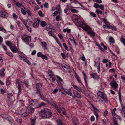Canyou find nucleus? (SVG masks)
<instances>
[{"instance_id": "obj_1", "label": "nucleus", "mask_w": 125, "mask_h": 125, "mask_svg": "<svg viewBox=\"0 0 125 125\" xmlns=\"http://www.w3.org/2000/svg\"><path fill=\"white\" fill-rule=\"evenodd\" d=\"M39 115L42 118H47L51 117L52 115V114L50 110L45 108L40 111Z\"/></svg>"}, {"instance_id": "obj_2", "label": "nucleus", "mask_w": 125, "mask_h": 125, "mask_svg": "<svg viewBox=\"0 0 125 125\" xmlns=\"http://www.w3.org/2000/svg\"><path fill=\"white\" fill-rule=\"evenodd\" d=\"M22 83V82L19 79H18L16 80V85L17 88L19 92L21 93V92L22 89L21 88V84Z\"/></svg>"}, {"instance_id": "obj_3", "label": "nucleus", "mask_w": 125, "mask_h": 125, "mask_svg": "<svg viewBox=\"0 0 125 125\" xmlns=\"http://www.w3.org/2000/svg\"><path fill=\"white\" fill-rule=\"evenodd\" d=\"M31 36L24 34L22 36V40L25 42H31Z\"/></svg>"}, {"instance_id": "obj_4", "label": "nucleus", "mask_w": 125, "mask_h": 125, "mask_svg": "<svg viewBox=\"0 0 125 125\" xmlns=\"http://www.w3.org/2000/svg\"><path fill=\"white\" fill-rule=\"evenodd\" d=\"M111 87L112 88H114V89H116L118 87V85L114 80V79H113V81L110 83Z\"/></svg>"}, {"instance_id": "obj_5", "label": "nucleus", "mask_w": 125, "mask_h": 125, "mask_svg": "<svg viewBox=\"0 0 125 125\" xmlns=\"http://www.w3.org/2000/svg\"><path fill=\"white\" fill-rule=\"evenodd\" d=\"M72 119V122L74 125H78L79 122L77 118L73 115L71 116Z\"/></svg>"}, {"instance_id": "obj_6", "label": "nucleus", "mask_w": 125, "mask_h": 125, "mask_svg": "<svg viewBox=\"0 0 125 125\" xmlns=\"http://www.w3.org/2000/svg\"><path fill=\"white\" fill-rule=\"evenodd\" d=\"M37 56L38 57H41L42 58L44 59L45 60H47L48 59V58L47 57L42 54L41 52H39L37 53Z\"/></svg>"}, {"instance_id": "obj_7", "label": "nucleus", "mask_w": 125, "mask_h": 125, "mask_svg": "<svg viewBox=\"0 0 125 125\" xmlns=\"http://www.w3.org/2000/svg\"><path fill=\"white\" fill-rule=\"evenodd\" d=\"M90 75L92 78L98 80L99 78V77L95 73H92L90 74Z\"/></svg>"}, {"instance_id": "obj_8", "label": "nucleus", "mask_w": 125, "mask_h": 125, "mask_svg": "<svg viewBox=\"0 0 125 125\" xmlns=\"http://www.w3.org/2000/svg\"><path fill=\"white\" fill-rule=\"evenodd\" d=\"M10 49L13 52L15 53H16L18 51L16 46L14 44L11 46L10 48Z\"/></svg>"}, {"instance_id": "obj_9", "label": "nucleus", "mask_w": 125, "mask_h": 125, "mask_svg": "<svg viewBox=\"0 0 125 125\" xmlns=\"http://www.w3.org/2000/svg\"><path fill=\"white\" fill-rule=\"evenodd\" d=\"M102 20L104 22V23L106 25H104L103 27L104 28H108L109 27V22L106 21V19L105 18H103Z\"/></svg>"}, {"instance_id": "obj_10", "label": "nucleus", "mask_w": 125, "mask_h": 125, "mask_svg": "<svg viewBox=\"0 0 125 125\" xmlns=\"http://www.w3.org/2000/svg\"><path fill=\"white\" fill-rule=\"evenodd\" d=\"M8 15L7 12L2 11H0V16L4 17H6Z\"/></svg>"}, {"instance_id": "obj_11", "label": "nucleus", "mask_w": 125, "mask_h": 125, "mask_svg": "<svg viewBox=\"0 0 125 125\" xmlns=\"http://www.w3.org/2000/svg\"><path fill=\"white\" fill-rule=\"evenodd\" d=\"M35 21L36 22L33 23V27L35 28L38 27L40 21L39 19H37L35 20Z\"/></svg>"}, {"instance_id": "obj_12", "label": "nucleus", "mask_w": 125, "mask_h": 125, "mask_svg": "<svg viewBox=\"0 0 125 125\" xmlns=\"http://www.w3.org/2000/svg\"><path fill=\"white\" fill-rule=\"evenodd\" d=\"M56 121L58 125H65L63 121L60 119L58 118L57 119Z\"/></svg>"}, {"instance_id": "obj_13", "label": "nucleus", "mask_w": 125, "mask_h": 125, "mask_svg": "<svg viewBox=\"0 0 125 125\" xmlns=\"http://www.w3.org/2000/svg\"><path fill=\"white\" fill-rule=\"evenodd\" d=\"M27 112H28L29 113V112L32 113L34 112V109L30 106H29L27 107Z\"/></svg>"}, {"instance_id": "obj_14", "label": "nucleus", "mask_w": 125, "mask_h": 125, "mask_svg": "<svg viewBox=\"0 0 125 125\" xmlns=\"http://www.w3.org/2000/svg\"><path fill=\"white\" fill-rule=\"evenodd\" d=\"M83 29L87 31L88 33H89V32L90 31L92 30L89 26L87 25L83 27Z\"/></svg>"}, {"instance_id": "obj_15", "label": "nucleus", "mask_w": 125, "mask_h": 125, "mask_svg": "<svg viewBox=\"0 0 125 125\" xmlns=\"http://www.w3.org/2000/svg\"><path fill=\"white\" fill-rule=\"evenodd\" d=\"M53 28L52 25H50L47 26L46 30L47 31L50 32L52 30Z\"/></svg>"}, {"instance_id": "obj_16", "label": "nucleus", "mask_w": 125, "mask_h": 125, "mask_svg": "<svg viewBox=\"0 0 125 125\" xmlns=\"http://www.w3.org/2000/svg\"><path fill=\"white\" fill-rule=\"evenodd\" d=\"M120 90H119V93H118V94H119V101L120 102V103L121 104V106L122 107H123V105L122 104V101L121 100V94L120 93Z\"/></svg>"}, {"instance_id": "obj_17", "label": "nucleus", "mask_w": 125, "mask_h": 125, "mask_svg": "<svg viewBox=\"0 0 125 125\" xmlns=\"http://www.w3.org/2000/svg\"><path fill=\"white\" fill-rule=\"evenodd\" d=\"M120 90H119V93H118V94H119V101L120 102V103L121 104V106L122 107H123V105L122 104V101L121 100V94L120 93Z\"/></svg>"}, {"instance_id": "obj_18", "label": "nucleus", "mask_w": 125, "mask_h": 125, "mask_svg": "<svg viewBox=\"0 0 125 125\" xmlns=\"http://www.w3.org/2000/svg\"><path fill=\"white\" fill-rule=\"evenodd\" d=\"M41 43L43 48L44 49H47V48L46 46L47 44L46 42H42Z\"/></svg>"}, {"instance_id": "obj_19", "label": "nucleus", "mask_w": 125, "mask_h": 125, "mask_svg": "<svg viewBox=\"0 0 125 125\" xmlns=\"http://www.w3.org/2000/svg\"><path fill=\"white\" fill-rule=\"evenodd\" d=\"M36 118V117L35 116H34V118H31V124L32 125H35Z\"/></svg>"}, {"instance_id": "obj_20", "label": "nucleus", "mask_w": 125, "mask_h": 125, "mask_svg": "<svg viewBox=\"0 0 125 125\" xmlns=\"http://www.w3.org/2000/svg\"><path fill=\"white\" fill-rule=\"evenodd\" d=\"M5 70V69L4 68L0 70V75L2 77H3L5 75L4 72Z\"/></svg>"}, {"instance_id": "obj_21", "label": "nucleus", "mask_w": 125, "mask_h": 125, "mask_svg": "<svg viewBox=\"0 0 125 125\" xmlns=\"http://www.w3.org/2000/svg\"><path fill=\"white\" fill-rule=\"evenodd\" d=\"M101 94L98 95V97H100L103 99L106 96V95L103 92H100Z\"/></svg>"}, {"instance_id": "obj_22", "label": "nucleus", "mask_w": 125, "mask_h": 125, "mask_svg": "<svg viewBox=\"0 0 125 125\" xmlns=\"http://www.w3.org/2000/svg\"><path fill=\"white\" fill-rule=\"evenodd\" d=\"M8 104L10 108H11L13 105V101L10 100H9L8 102Z\"/></svg>"}, {"instance_id": "obj_23", "label": "nucleus", "mask_w": 125, "mask_h": 125, "mask_svg": "<svg viewBox=\"0 0 125 125\" xmlns=\"http://www.w3.org/2000/svg\"><path fill=\"white\" fill-rule=\"evenodd\" d=\"M36 88L38 90H41L42 87L41 84L40 83L37 84L36 85Z\"/></svg>"}, {"instance_id": "obj_24", "label": "nucleus", "mask_w": 125, "mask_h": 125, "mask_svg": "<svg viewBox=\"0 0 125 125\" xmlns=\"http://www.w3.org/2000/svg\"><path fill=\"white\" fill-rule=\"evenodd\" d=\"M88 33L89 34L92 38L94 37L95 35V33L91 30Z\"/></svg>"}, {"instance_id": "obj_25", "label": "nucleus", "mask_w": 125, "mask_h": 125, "mask_svg": "<svg viewBox=\"0 0 125 125\" xmlns=\"http://www.w3.org/2000/svg\"><path fill=\"white\" fill-rule=\"evenodd\" d=\"M6 44L10 48L12 46L13 44L10 41H7L6 42Z\"/></svg>"}, {"instance_id": "obj_26", "label": "nucleus", "mask_w": 125, "mask_h": 125, "mask_svg": "<svg viewBox=\"0 0 125 125\" xmlns=\"http://www.w3.org/2000/svg\"><path fill=\"white\" fill-rule=\"evenodd\" d=\"M7 97L9 99L12 100L14 98V96L11 93H8Z\"/></svg>"}, {"instance_id": "obj_27", "label": "nucleus", "mask_w": 125, "mask_h": 125, "mask_svg": "<svg viewBox=\"0 0 125 125\" xmlns=\"http://www.w3.org/2000/svg\"><path fill=\"white\" fill-rule=\"evenodd\" d=\"M75 78L77 79V81L79 83H81L82 84V83L81 82V80L79 78V76L76 74V75H75Z\"/></svg>"}, {"instance_id": "obj_28", "label": "nucleus", "mask_w": 125, "mask_h": 125, "mask_svg": "<svg viewBox=\"0 0 125 125\" xmlns=\"http://www.w3.org/2000/svg\"><path fill=\"white\" fill-rule=\"evenodd\" d=\"M16 6L18 8H21L23 7L22 3L19 2H17L15 3Z\"/></svg>"}, {"instance_id": "obj_29", "label": "nucleus", "mask_w": 125, "mask_h": 125, "mask_svg": "<svg viewBox=\"0 0 125 125\" xmlns=\"http://www.w3.org/2000/svg\"><path fill=\"white\" fill-rule=\"evenodd\" d=\"M108 24V28H110L114 30H116V28L115 27H114L112 25H110V23H109Z\"/></svg>"}, {"instance_id": "obj_30", "label": "nucleus", "mask_w": 125, "mask_h": 125, "mask_svg": "<svg viewBox=\"0 0 125 125\" xmlns=\"http://www.w3.org/2000/svg\"><path fill=\"white\" fill-rule=\"evenodd\" d=\"M73 87L75 89L77 90L79 92H81V90L78 88V87L76 86V85H74L73 84V85L72 84Z\"/></svg>"}, {"instance_id": "obj_31", "label": "nucleus", "mask_w": 125, "mask_h": 125, "mask_svg": "<svg viewBox=\"0 0 125 125\" xmlns=\"http://www.w3.org/2000/svg\"><path fill=\"white\" fill-rule=\"evenodd\" d=\"M35 94L38 95L39 97L41 94L39 90L37 89L35 90Z\"/></svg>"}, {"instance_id": "obj_32", "label": "nucleus", "mask_w": 125, "mask_h": 125, "mask_svg": "<svg viewBox=\"0 0 125 125\" xmlns=\"http://www.w3.org/2000/svg\"><path fill=\"white\" fill-rule=\"evenodd\" d=\"M41 99H42L44 101L46 102L48 101L47 100V99L43 95H41H41L39 96Z\"/></svg>"}, {"instance_id": "obj_33", "label": "nucleus", "mask_w": 125, "mask_h": 125, "mask_svg": "<svg viewBox=\"0 0 125 125\" xmlns=\"http://www.w3.org/2000/svg\"><path fill=\"white\" fill-rule=\"evenodd\" d=\"M48 73L49 75V76H50V77L51 78L53 76V74L51 70H49L48 71Z\"/></svg>"}, {"instance_id": "obj_34", "label": "nucleus", "mask_w": 125, "mask_h": 125, "mask_svg": "<svg viewBox=\"0 0 125 125\" xmlns=\"http://www.w3.org/2000/svg\"><path fill=\"white\" fill-rule=\"evenodd\" d=\"M74 95L76 97L80 98H81V95L80 94L78 93V92H75L74 93Z\"/></svg>"}, {"instance_id": "obj_35", "label": "nucleus", "mask_w": 125, "mask_h": 125, "mask_svg": "<svg viewBox=\"0 0 125 125\" xmlns=\"http://www.w3.org/2000/svg\"><path fill=\"white\" fill-rule=\"evenodd\" d=\"M46 104L43 102H41L39 104H38V106L37 107H40L43 106H45Z\"/></svg>"}, {"instance_id": "obj_36", "label": "nucleus", "mask_w": 125, "mask_h": 125, "mask_svg": "<svg viewBox=\"0 0 125 125\" xmlns=\"http://www.w3.org/2000/svg\"><path fill=\"white\" fill-rule=\"evenodd\" d=\"M116 108H114L112 111V113L113 116H115L116 115L115 111L116 110Z\"/></svg>"}, {"instance_id": "obj_37", "label": "nucleus", "mask_w": 125, "mask_h": 125, "mask_svg": "<svg viewBox=\"0 0 125 125\" xmlns=\"http://www.w3.org/2000/svg\"><path fill=\"white\" fill-rule=\"evenodd\" d=\"M98 111L97 110L94 111V114L95 115L97 119H98L99 117L98 114Z\"/></svg>"}, {"instance_id": "obj_38", "label": "nucleus", "mask_w": 125, "mask_h": 125, "mask_svg": "<svg viewBox=\"0 0 125 125\" xmlns=\"http://www.w3.org/2000/svg\"><path fill=\"white\" fill-rule=\"evenodd\" d=\"M47 101L46 102H48L50 104L53 102H54V100H53L51 98H49L47 99Z\"/></svg>"}, {"instance_id": "obj_39", "label": "nucleus", "mask_w": 125, "mask_h": 125, "mask_svg": "<svg viewBox=\"0 0 125 125\" xmlns=\"http://www.w3.org/2000/svg\"><path fill=\"white\" fill-rule=\"evenodd\" d=\"M41 26L44 27L47 25V23L45 21H42L41 23Z\"/></svg>"}, {"instance_id": "obj_40", "label": "nucleus", "mask_w": 125, "mask_h": 125, "mask_svg": "<svg viewBox=\"0 0 125 125\" xmlns=\"http://www.w3.org/2000/svg\"><path fill=\"white\" fill-rule=\"evenodd\" d=\"M71 11L73 13H78V11L76 9H70Z\"/></svg>"}, {"instance_id": "obj_41", "label": "nucleus", "mask_w": 125, "mask_h": 125, "mask_svg": "<svg viewBox=\"0 0 125 125\" xmlns=\"http://www.w3.org/2000/svg\"><path fill=\"white\" fill-rule=\"evenodd\" d=\"M109 40L110 42L112 43H113L115 42L114 40L112 37H111L110 38Z\"/></svg>"}, {"instance_id": "obj_42", "label": "nucleus", "mask_w": 125, "mask_h": 125, "mask_svg": "<svg viewBox=\"0 0 125 125\" xmlns=\"http://www.w3.org/2000/svg\"><path fill=\"white\" fill-rule=\"evenodd\" d=\"M29 114V113L27 111L23 113L22 115L24 117H26Z\"/></svg>"}, {"instance_id": "obj_43", "label": "nucleus", "mask_w": 125, "mask_h": 125, "mask_svg": "<svg viewBox=\"0 0 125 125\" xmlns=\"http://www.w3.org/2000/svg\"><path fill=\"white\" fill-rule=\"evenodd\" d=\"M22 21L23 24L25 25V27H27V25L26 23L27 21L26 20H23Z\"/></svg>"}, {"instance_id": "obj_44", "label": "nucleus", "mask_w": 125, "mask_h": 125, "mask_svg": "<svg viewBox=\"0 0 125 125\" xmlns=\"http://www.w3.org/2000/svg\"><path fill=\"white\" fill-rule=\"evenodd\" d=\"M63 31L64 32L67 31L68 33H70L71 32V30L70 29H65L63 30Z\"/></svg>"}, {"instance_id": "obj_45", "label": "nucleus", "mask_w": 125, "mask_h": 125, "mask_svg": "<svg viewBox=\"0 0 125 125\" xmlns=\"http://www.w3.org/2000/svg\"><path fill=\"white\" fill-rule=\"evenodd\" d=\"M120 40L122 42L125 46V39L121 38L120 39Z\"/></svg>"}, {"instance_id": "obj_46", "label": "nucleus", "mask_w": 125, "mask_h": 125, "mask_svg": "<svg viewBox=\"0 0 125 125\" xmlns=\"http://www.w3.org/2000/svg\"><path fill=\"white\" fill-rule=\"evenodd\" d=\"M10 83V81L9 80V79L7 78L6 79V84L7 86H8Z\"/></svg>"}, {"instance_id": "obj_47", "label": "nucleus", "mask_w": 125, "mask_h": 125, "mask_svg": "<svg viewBox=\"0 0 125 125\" xmlns=\"http://www.w3.org/2000/svg\"><path fill=\"white\" fill-rule=\"evenodd\" d=\"M0 31L5 33L6 32L5 30L2 27H0Z\"/></svg>"}, {"instance_id": "obj_48", "label": "nucleus", "mask_w": 125, "mask_h": 125, "mask_svg": "<svg viewBox=\"0 0 125 125\" xmlns=\"http://www.w3.org/2000/svg\"><path fill=\"white\" fill-rule=\"evenodd\" d=\"M23 60L24 61L26 62L29 65H30L31 64L30 62L27 58H24Z\"/></svg>"}, {"instance_id": "obj_49", "label": "nucleus", "mask_w": 125, "mask_h": 125, "mask_svg": "<svg viewBox=\"0 0 125 125\" xmlns=\"http://www.w3.org/2000/svg\"><path fill=\"white\" fill-rule=\"evenodd\" d=\"M21 11L23 14L25 15L26 14V12L25 10L23 8H21Z\"/></svg>"}, {"instance_id": "obj_50", "label": "nucleus", "mask_w": 125, "mask_h": 125, "mask_svg": "<svg viewBox=\"0 0 125 125\" xmlns=\"http://www.w3.org/2000/svg\"><path fill=\"white\" fill-rule=\"evenodd\" d=\"M83 75H84V80L85 82V83L86 84H87V81L86 80V75L85 73H84V72H83Z\"/></svg>"}, {"instance_id": "obj_51", "label": "nucleus", "mask_w": 125, "mask_h": 125, "mask_svg": "<svg viewBox=\"0 0 125 125\" xmlns=\"http://www.w3.org/2000/svg\"><path fill=\"white\" fill-rule=\"evenodd\" d=\"M26 11L27 13L28 14V16H31V13L30 11L29 10L27 9V10H26Z\"/></svg>"}, {"instance_id": "obj_52", "label": "nucleus", "mask_w": 125, "mask_h": 125, "mask_svg": "<svg viewBox=\"0 0 125 125\" xmlns=\"http://www.w3.org/2000/svg\"><path fill=\"white\" fill-rule=\"evenodd\" d=\"M63 46L64 47L65 49L67 51H68V48L67 46V45L65 43H63Z\"/></svg>"}, {"instance_id": "obj_53", "label": "nucleus", "mask_w": 125, "mask_h": 125, "mask_svg": "<svg viewBox=\"0 0 125 125\" xmlns=\"http://www.w3.org/2000/svg\"><path fill=\"white\" fill-rule=\"evenodd\" d=\"M99 4L96 3H94V6L96 8H99Z\"/></svg>"}, {"instance_id": "obj_54", "label": "nucleus", "mask_w": 125, "mask_h": 125, "mask_svg": "<svg viewBox=\"0 0 125 125\" xmlns=\"http://www.w3.org/2000/svg\"><path fill=\"white\" fill-rule=\"evenodd\" d=\"M13 16L14 19L15 20L18 17L17 16L15 13L13 14Z\"/></svg>"}, {"instance_id": "obj_55", "label": "nucleus", "mask_w": 125, "mask_h": 125, "mask_svg": "<svg viewBox=\"0 0 125 125\" xmlns=\"http://www.w3.org/2000/svg\"><path fill=\"white\" fill-rule=\"evenodd\" d=\"M26 28H27L28 30L30 32H31V27L30 26H28L27 25V27H26Z\"/></svg>"}, {"instance_id": "obj_56", "label": "nucleus", "mask_w": 125, "mask_h": 125, "mask_svg": "<svg viewBox=\"0 0 125 125\" xmlns=\"http://www.w3.org/2000/svg\"><path fill=\"white\" fill-rule=\"evenodd\" d=\"M91 15L94 17H96V15L94 12H91L90 13Z\"/></svg>"}, {"instance_id": "obj_57", "label": "nucleus", "mask_w": 125, "mask_h": 125, "mask_svg": "<svg viewBox=\"0 0 125 125\" xmlns=\"http://www.w3.org/2000/svg\"><path fill=\"white\" fill-rule=\"evenodd\" d=\"M44 7L46 8H48L49 7V4L48 3L46 2L44 5Z\"/></svg>"}, {"instance_id": "obj_58", "label": "nucleus", "mask_w": 125, "mask_h": 125, "mask_svg": "<svg viewBox=\"0 0 125 125\" xmlns=\"http://www.w3.org/2000/svg\"><path fill=\"white\" fill-rule=\"evenodd\" d=\"M108 113V111L107 110H106L103 113V115L104 116H105L107 115Z\"/></svg>"}, {"instance_id": "obj_59", "label": "nucleus", "mask_w": 125, "mask_h": 125, "mask_svg": "<svg viewBox=\"0 0 125 125\" xmlns=\"http://www.w3.org/2000/svg\"><path fill=\"white\" fill-rule=\"evenodd\" d=\"M99 8L103 11L104 10V6L102 5H100L99 7Z\"/></svg>"}, {"instance_id": "obj_60", "label": "nucleus", "mask_w": 125, "mask_h": 125, "mask_svg": "<svg viewBox=\"0 0 125 125\" xmlns=\"http://www.w3.org/2000/svg\"><path fill=\"white\" fill-rule=\"evenodd\" d=\"M56 77L58 79L59 81L60 82H62L63 81L62 79H61L59 76L58 75H57Z\"/></svg>"}, {"instance_id": "obj_61", "label": "nucleus", "mask_w": 125, "mask_h": 125, "mask_svg": "<svg viewBox=\"0 0 125 125\" xmlns=\"http://www.w3.org/2000/svg\"><path fill=\"white\" fill-rule=\"evenodd\" d=\"M97 64H99L100 63V58L99 57H97Z\"/></svg>"}, {"instance_id": "obj_62", "label": "nucleus", "mask_w": 125, "mask_h": 125, "mask_svg": "<svg viewBox=\"0 0 125 125\" xmlns=\"http://www.w3.org/2000/svg\"><path fill=\"white\" fill-rule=\"evenodd\" d=\"M39 15L41 17H43L44 16V15L42 13V12L41 11H39L38 12Z\"/></svg>"}, {"instance_id": "obj_63", "label": "nucleus", "mask_w": 125, "mask_h": 125, "mask_svg": "<svg viewBox=\"0 0 125 125\" xmlns=\"http://www.w3.org/2000/svg\"><path fill=\"white\" fill-rule=\"evenodd\" d=\"M31 102L32 103V104L33 105H35V104L37 103V102L36 101V100H32L31 101Z\"/></svg>"}, {"instance_id": "obj_64", "label": "nucleus", "mask_w": 125, "mask_h": 125, "mask_svg": "<svg viewBox=\"0 0 125 125\" xmlns=\"http://www.w3.org/2000/svg\"><path fill=\"white\" fill-rule=\"evenodd\" d=\"M61 54L62 56V57L63 59H65L66 58V55L65 54L61 53Z\"/></svg>"}]
</instances>
